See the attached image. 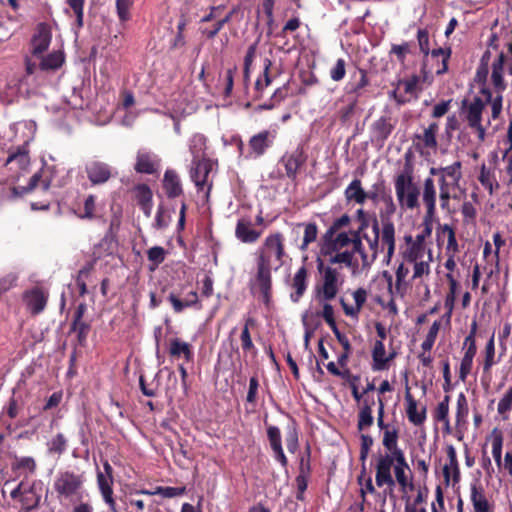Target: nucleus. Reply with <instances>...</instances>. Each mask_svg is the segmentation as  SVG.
Here are the masks:
<instances>
[{"mask_svg": "<svg viewBox=\"0 0 512 512\" xmlns=\"http://www.w3.org/2000/svg\"><path fill=\"white\" fill-rule=\"evenodd\" d=\"M252 324H253V319L248 318L246 320V323H245L244 328L240 335L242 349L245 351H250V350L254 349V344L252 342L250 332H249V326Z\"/></svg>", "mask_w": 512, "mask_h": 512, "instance_id": "nucleus-57", "label": "nucleus"}, {"mask_svg": "<svg viewBox=\"0 0 512 512\" xmlns=\"http://www.w3.org/2000/svg\"><path fill=\"white\" fill-rule=\"evenodd\" d=\"M381 241V226L377 219L373 221L372 224V234L370 240H368V250L365 249L362 244V252H360V261L363 267H369L377 258L380 247L379 243Z\"/></svg>", "mask_w": 512, "mask_h": 512, "instance_id": "nucleus-13", "label": "nucleus"}, {"mask_svg": "<svg viewBox=\"0 0 512 512\" xmlns=\"http://www.w3.org/2000/svg\"><path fill=\"white\" fill-rule=\"evenodd\" d=\"M350 223V217L347 214H343L339 218L335 219L330 227L326 230L323 238L330 236L339 235L342 231L341 228L348 226Z\"/></svg>", "mask_w": 512, "mask_h": 512, "instance_id": "nucleus-49", "label": "nucleus"}, {"mask_svg": "<svg viewBox=\"0 0 512 512\" xmlns=\"http://www.w3.org/2000/svg\"><path fill=\"white\" fill-rule=\"evenodd\" d=\"M368 85V78L365 70H358L352 75V79L347 83L345 90L348 95H352L355 100L361 96L362 90Z\"/></svg>", "mask_w": 512, "mask_h": 512, "instance_id": "nucleus-34", "label": "nucleus"}, {"mask_svg": "<svg viewBox=\"0 0 512 512\" xmlns=\"http://www.w3.org/2000/svg\"><path fill=\"white\" fill-rule=\"evenodd\" d=\"M495 364V344L494 337L492 336L485 346V359L483 363V370L485 372H489L492 366Z\"/></svg>", "mask_w": 512, "mask_h": 512, "instance_id": "nucleus-50", "label": "nucleus"}, {"mask_svg": "<svg viewBox=\"0 0 512 512\" xmlns=\"http://www.w3.org/2000/svg\"><path fill=\"white\" fill-rule=\"evenodd\" d=\"M160 158L153 152L141 149L137 153L135 170L138 173L153 174L159 170Z\"/></svg>", "mask_w": 512, "mask_h": 512, "instance_id": "nucleus-16", "label": "nucleus"}, {"mask_svg": "<svg viewBox=\"0 0 512 512\" xmlns=\"http://www.w3.org/2000/svg\"><path fill=\"white\" fill-rule=\"evenodd\" d=\"M382 431V445L385 448V451L390 452H404L398 444L399 441V430L394 425L391 424L388 427H385Z\"/></svg>", "mask_w": 512, "mask_h": 512, "instance_id": "nucleus-31", "label": "nucleus"}, {"mask_svg": "<svg viewBox=\"0 0 512 512\" xmlns=\"http://www.w3.org/2000/svg\"><path fill=\"white\" fill-rule=\"evenodd\" d=\"M24 301L33 314L42 312L46 306L47 297L40 289H32L24 294Z\"/></svg>", "mask_w": 512, "mask_h": 512, "instance_id": "nucleus-29", "label": "nucleus"}, {"mask_svg": "<svg viewBox=\"0 0 512 512\" xmlns=\"http://www.w3.org/2000/svg\"><path fill=\"white\" fill-rule=\"evenodd\" d=\"M439 328H440V324L437 321H435L431 325V327L426 335L425 340L421 344V348L423 349V351H430L432 349V347L435 343L437 334L439 332Z\"/></svg>", "mask_w": 512, "mask_h": 512, "instance_id": "nucleus-54", "label": "nucleus"}, {"mask_svg": "<svg viewBox=\"0 0 512 512\" xmlns=\"http://www.w3.org/2000/svg\"><path fill=\"white\" fill-rule=\"evenodd\" d=\"M435 419L438 422L449 419V396H445L444 399L438 403L435 412Z\"/></svg>", "mask_w": 512, "mask_h": 512, "instance_id": "nucleus-61", "label": "nucleus"}, {"mask_svg": "<svg viewBox=\"0 0 512 512\" xmlns=\"http://www.w3.org/2000/svg\"><path fill=\"white\" fill-rule=\"evenodd\" d=\"M409 274V268L404 265V263L399 264L395 272V284L393 285L392 276L388 275L387 272L384 273V276L388 281V290L392 297L399 295L401 297L404 296L407 283L406 278Z\"/></svg>", "mask_w": 512, "mask_h": 512, "instance_id": "nucleus-17", "label": "nucleus"}, {"mask_svg": "<svg viewBox=\"0 0 512 512\" xmlns=\"http://www.w3.org/2000/svg\"><path fill=\"white\" fill-rule=\"evenodd\" d=\"M463 177L462 163L455 161L448 166L431 167L421 188L414 181L413 169L406 164L394 181L397 201L402 209L414 210L419 207V197L425 206V218L432 219L436 214L437 190L439 188L440 207L448 210L450 200L457 199L460 181Z\"/></svg>", "mask_w": 512, "mask_h": 512, "instance_id": "nucleus-1", "label": "nucleus"}, {"mask_svg": "<svg viewBox=\"0 0 512 512\" xmlns=\"http://www.w3.org/2000/svg\"><path fill=\"white\" fill-rule=\"evenodd\" d=\"M66 3L73 10L76 16V23L78 28L83 26L84 20V0H66Z\"/></svg>", "mask_w": 512, "mask_h": 512, "instance_id": "nucleus-53", "label": "nucleus"}, {"mask_svg": "<svg viewBox=\"0 0 512 512\" xmlns=\"http://www.w3.org/2000/svg\"><path fill=\"white\" fill-rule=\"evenodd\" d=\"M14 468L23 470L27 474H33L36 470V462L32 457H20L16 459Z\"/></svg>", "mask_w": 512, "mask_h": 512, "instance_id": "nucleus-56", "label": "nucleus"}, {"mask_svg": "<svg viewBox=\"0 0 512 512\" xmlns=\"http://www.w3.org/2000/svg\"><path fill=\"white\" fill-rule=\"evenodd\" d=\"M344 195L348 202L353 201L362 205L366 201V191L362 188V184L359 179L351 181V183L346 187Z\"/></svg>", "mask_w": 512, "mask_h": 512, "instance_id": "nucleus-36", "label": "nucleus"}, {"mask_svg": "<svg viewBox=\"0 0 512 512\" xmlns=\"http://www.w3.org/2000/svg\"><path fill=\"white\" fill-rule=\"evenodd\" d=\"M47 445L50 453L61 455L67 448V439L62 433H58L48 442Z\"/></svg>", "mask_w": 512, "mask_h": 512, "instance_id": "nucleus-48", "label": "nucleus"}, {"mask_svg": "<svg viewBox=\"0 0 512 512\" xmlns=\"http://www.w3.org/2000/svg\"><path fill=\"white\" fill-rule=\"evenodd\" d=\"M405 402H406V415L413 425L420 426L426 420V407L422 406L418 409L417 401L412 397L409 389L407 388L405 393Z\"/></svg>", "mask_w": 512, "mask_h": 512, "instance_id": "nucleus-21", "label": "nucleus"}, {"mask_svg": "<svg viewBox=\"0 0 512 512\" xmlns=\"http://www.w3.org/2000/svg\"><path fill=\"white\" fill-rule=\"evenodd\" d=\"M285 256L284 237L279 232L269 234L255 251L256 274L253 288L259 289L266 304L270 300L271 272L284 264Z\"/></svg>", "mask_w": 512, "mask_h": 512, "instance_id": "nucleus-2", "label": "nucleus"}, {"mask_svg": "<svg viewBox=\"0 0 512 512\" xmlns=\"http://www.w3.org/2000/svg\"><path fill=\"white\" fill-rule=\"evenodd\" d=\"M51 42V32L49 28L44 25L40 24L37 27L36 34L34 35L32 39V51L34 55H40L44 51H46L50 45Z\"/></svg>", "mask_w": 512, "mask_h": 512, "instance_id": "nucleus-27", "label": "nucleus"}, {"mask_svg": "<svg viewBox=\"0 0 512 512\" xmlns=\"http://www.w3.org/2000/svg\"><path fill=\"white\" fill-rule=\"evenodd\" d=\"M319 270L322 273V282L315 288L317 296L321 300L330 301L338 294L343 284V279L340 272L331 266L323 267L320 264Z\"/></svg>", "mask_w": 512, "mask_h": 512, "instance_id": "nucleus-10", "label": "nucleus"}, {"mask_svg": "<svg viewBox=\"0 0 512 512\" xmlns=\"http://www.w3.org/2000/svg\"><path fill=\"white\" fill-rule=\"evenodd\" d=\"M394 126L395 122L390 116H381L379 119L374 121L371 126L374 139L384 142L392 133Z\"/></svg>", "mask_w": 512, "mask_h": 512, "instance_id": "nucleus-25", "label": "nucleus"}, {"mask_svg": "<svg viewBox=\"0 0 512 512\" xmlns=\"http://www.w3.org/2000/svg\"><path fill=\"white\" fill-rule=\"evenodd\" d=\"M373 424V416L371 407L365 405L361 408L358 416V428L359 430H363L367 427H370Z\"/></svg>", "mask_w": 512, "mask_h": 512, "instance_id": "nucleus-55", "label": "nucleus"}, {"mask_svg": "<svg viewBox=\"0 0 512 512\" xmlns=\"http://www.w3.org/2000/svg\"><path fill=\"white\" fill-rule=\"evenodd\" d=\"M346 74V63L345 60L339 58L335 65L330 69V77L333 81H341Z\"/></svg>", "mask_w": 512, "mask_h": 512, "instance_id": "nucleus-59", "label": "nucleus"}, {"mask_svg": "<svg viewBox=\"0 0 512 512\" xmlns=\"http://www.w3.org/2000/svg\"><path fill=\"white\" fill-rule=\"evenodd\" d=\"M96 478L97 486L104 502L109 506L111 512H118L116 509V502L113 497L114 477L103 475L100 473V470H97Z\"/></svg>", "mask_w": 512, "mask_h": 512, "instance_id": "nucleus-18", "label": "nucleus"}, {"mask_svg": "<svg viewBox=\"0 0 512 512\" xmlns=\"http://www.w3.org/2000/svg\"><path fill=\"white\" fill-rule=\"evenodd\" d=\"M163 188L169 198H176L183 193L178 174L173 170H167L163 177Z\"/></svg>", "mask_w": 512, "mask_h": 512, "instance_id": "nucleus-30", "label": "nucleus"}, {"mask_svg": "<svg viewBox=\"0 0 512 512\" xmlns=\"http://www.w3.org/2000/svg\"><path fill=\"white\" fill-rule=\"evenodd\" d=\"M293 288L295 292L291 294V299L297 302L304 294L307 288V269L301 266L293 277Z\"/></svg>", "mask_w": 512, "mask_h": 512, "instance_id": "nucleus-38", "label": "nucleus"}, {"mask_svg": "<svg viewBox=\"0 0 512 512\" xmlns=\"http://www.w3.org/2000/svg\"><path fill=\"white\" fill-rule=\"evenodd\" d=\"M149 261L153 262L155 267L162 263L165 259V250L160 246H154L147 252Z\"/></svg>", "mask_w": 512, "mask_h": 512, "instance_id": "nucleus-64", "label": "nucleus"}, {"mask_svg": "<svg viewBox=\"0 0 512 512\" xmlns=\"http://www.w3.org/2000/svg\"><path fill=\"white\" fill-rule=\"evenodd\" d=\"M367 291L364 288H358L353 291L352 296L354 305H348L343 298L340 299L344 313L354 319L358 318L359 312L367 300Z\"/></svg>", "mask_w": 512, "mask_h": 512, "instance_id": "nucleus-23", "label": "nucleus"}, {"mask_svg": "<svg viewBox=\"0 0 512 512\" xmlns=\"http://www.w3.org/2000/svg\"><path fill=\"white\" fill-rule=\"evenodd\" d=\"M85 172L93 186L106 183L112 176V168L107 163L97 160L86 163Z\"/></svg>", "mask_w": 512, "mask_h": 512, "instance_id": "nucleus-14", "label": "nucleus"}, {"mask_svg": "<svg viewBox=\"0 0 512 512\" xmlns=\"http://www.w3.org/2000/svg\"><path fill=\"white\" fill-rule=\"evenodd\" d=\"M4 164L6 166L11 165V169L16 165L20 171H25L30 164L27 142L24 145L17 147L15 150H12Z\"/></svg>", "mask_w": 512, "mask_h": 512, "instance_id": "nucleus-26", "label": "nucleus"}, {"mask_svg": "<svg viewBox=\"0 0 512 512\" xmlns=\"http://www.w3.org/2000/svg\"><path fill=\"white\" fill-rule=\"evenodd\" d=\"M447 458L448 462L443 467V475L447 483H449L450 477L457 482L460 477L459 465L457 460V453L452 445L447 447Z\"/></svg>", "mask_w": 512, "mask_h": 512, "instance_id": "nucleus-33", "label": "nucleus"}, {"mask_svg": "<svg viewBox=\"0 0 512 512\" xmlns=\"http://www.w3.org/2000/svg\"><path fill=\"white\" fill-rule=\"evenodd\" d=\"M375 483L393 489L396 483L403 491L413 489L412 475L404 452L385 451L375 457Z\"/></svg>", "mask_w": 512, "mask_h": 512, "instance_id": "nucleus-3", "label": "nucleus"}, {"mask_svg": "<svg viewBox=\"0 0 512 512\" xmlns=\"http://www.w3.org/2000/svg\"><path fill=\"white\" fill-rule=\"evenodd\" d=\"M379 218L381 223V244L382 248H386V258L389 262L395 252V225L392 216L396 213L397 206L391 193L381 195L379 202Z\"/></svg>", "mask_w": 512, "mask_h": 512, "instance_id": "nucleus-6", "label": "nucleus"}, {"mask_svg": "<svg viewBox=\"0 0 512 512\" xmlns=\"http://www.w3.org/2000/svg\"><path fill=\"white\" fill-rule=\"evenodd\" d=\"M168 300L174 312L181 313L185 308L192 307L198 303V294L195 290H186V287H183L180 292H171Z\"/></svg>", "mask_w": 512, "mask_h": 512, "instance_id": "nucleus-15", "label": "nucleus"}, {"mask_svg": "<svg viewBox=\"0 0 512 512\" xmlns=\"http://www.w3.org/2000/svg\"><path fill=\"white\" fill-rule=\"evenodd\" d=\"M485 104L489 103L486 102L485 99L483 100L479 97H475L469 104L464 107L463 111L468 126L477 133V138L481 142L485 140L489 128H491L492 132H494L498 130L500 125L499 117L496 120H493L491 116L487 121V125L482 123V113Z\"/></svg>", "mask_w": 512, "mask_h": 512, "instance_id": "nucleus-7", "label": "nucleus"}, {"mask_svg": "<svg viewBox=\"0 0 512 512\" xmlns=\"http://www.w3.org/2000/svg\"><path fill=\"white\" fill-rule=\"evenodd\" d=\"M267 437L274 453L275 459L281 464L282 467H286L288 460L284 454L282 448V438L280 429L277 426L270 425L267 427Z\"/></svg>", "mask_w": 512, "mask_h": 512, "instance_id": "nucleus-20", "label": "nucleus"}, {"mask_svg": "<svg viewBox=\"0 0 512 512\" xmlns=\"http://www.w3.org/2000/svg\"><path fill=\"white\" fill-rule=\"evenodd\" d=\"M446 279L448 281V284H449V291L446 295V298H445V308L451 312L454 308V305H455V301H456V298H457V294H458V290H459V282L457 281V279L454 277V275L452 273H447L446 274Z\"/></svg>", "mask_w": 512, "mask_h": 512, "instance_id": "nucleus-41", "label": "nucleus"}, {"mask_svg": "<svg viewBox=\"0 0 512 512\" xmlns=\"http://www.w3.org/2000/svg\"><path fill=\"white\" fill-rule=\"evenodd\" d=\"M169 353L172 357H181L189 362L193 359L192 346L178 338L172 339L170 342Z\"/></svg>", "mask_w": 512, "mask_h": 512, "instance_id": "nucleus-37", "label": "nucleus"}, {"mask_svg": "<svg viewBox=\"0 0 512 512\" xmlns=\"http://www.w3.org/2000/svg\"><path fill=\"white\" fill-rule=\"evenodd\" d=\"M304 161L305 157L301 148H297L290 154H285L281 159V162L285 167L286 175L291 179L296 178L298 169Z\"/></svg>", "mask_w": 512, "mask_h": 512, "instance_id": "nucleus-24", "label": "nucleus"}, {"mask_svg": "<svg viewBox=\"0 0 512 512\" xmlns=\"http://www.w3.org/2000/svg\"><path fill=\"white\" fill-rule=\"evenodd\" d=\"M189 149L193 160L202 159L206 149V138L202 134L193 135L189 142Z\"/></svg>", "mask_w": 512, "mask_h": 512, "instance_id": "nucleus-44", "label": "nucleus"}, {"mask_svg": "<svg viewBox=\"0 0 512 512\" xmlns=\"http://www.w3.org/2000/svg\"><path fill=\"white\" fill-rule=\"evenodd\" d=\"M470 500L474 512H492L493 505L489 503L483 487L477 483L470 486Z\"/></svg>", "mask_w": 512, "mask_h": 512, "instance_id": "nucleus-22", "label": "nucleus"}, {"mask_svg": "<svg viewBox=\"0 0 512 512\" xmlns=\"http://www.w3.org/2000/svg\"><path fill=\"white\" fill-rule=\"evenodd\" d=\"M134 195L138 204L147 203L152 201V192L147 185H138L134 189Z\"/></svg>", "mask_w": 512, "mask_h": 512, "instance_id": "nucleus-60", "label": "nucleus"}, {"mask_svg": "<svg viewBox=\"0 0 512 512\" xmlns=\"http://www.w3.org/2000/svg\"><path fill=\"white\" fill-rule=\"evenodd\" d=\"M42 485L41 481H33L31 484H26L21 481L10 493V497L13 500H17L21 509L19 512H30L36 510L41 501L42 497Z\"/></svg>", "mask_w": 512, "mask_h": 512, "instance_id": "nucleus-9", "label": "nucleus"}, {"mask_svg": "<svg viewBox=\"0 0 512 512\" xmlns=\"http://www.w3.org/2000/svg\"><path fill=\"white\" fill-rule=\"evenodd\" d=\"M76 214L81 219L91 220L96 216V197L88 195L83 202V205L78 207Z\"/></svg>", "mask_w": 512, "mask_h": 512, "instance_id": "nucleus-42", "label": "nucleus"}, {"mask_svg": "<svg viewBox=\"0 0 512 512\" xmlns=\"http://www.w3.org/2000/svg\"><path fill=\"white\" fill-rule=\"evenodd\" d=\"M277 136V131L262 130L249 139L247 158L256 159L265 154L272 147Z\"/></svg>", "mask_w": 512, "mask_h": 512, "instance_id": "nucleus-12", "label": "nucleus"}, {"mask_svg": "<svg viewBox=\"0 0 512 512\" xmlns=\"http://www.w3.org/2000/svg\"><path fill=\"white\" fill-rule=\"evenodd\" d=\"M261 235L262 231H257L252 228V222L249 218H240L237 221L235 236L240 242L246 244L255 243Z\"/></svg>", "mask_w": 512, "mask_h": 512, "instance_id": "nucleus-19", "label": "nucleus"}, {"mask_svg": "<svg viewBox=\"0 0 512 512\" xmlns=\"http://www.w3.org/2000/svg\"><path fill=\"white\" fill-rule=\"evenodd\" d=\"M433 258H428L424 260H419L417 262H409L413 265V274L412 280L423 279L424 277H428L431 272V262Z\"/></svg>", "mask_w": 512, "mask_h": 512, "instance_id": "nucleus-45", "label": "nucleus"}, {"mask_svg": "<svg viewBox=\"0 0 512 512\" xmlns=\"http://www.w3.org/2000/svg\"><path fill=\"white\" fill-rule=\"evenodd\" d=\"M85 476L71 470L59 471L53 480V489L57 499L76 503L81 501L86 492L84 488Z\"/></svg>", "mask_w": 512, "mask_h": 512, "instance_id": "nucleus-5", "label": "nucleus"}, {"mask_svg": "<svg viewBox=\"0 0 512 512\" xmlns=\"http://www.w3.org/2000/svg\"><path fill=\"white\" fill-rule=\"evenodd\" d=\"M406 247L403 251V259L406 262H417L432 258V251L427 245H416L415 243H405Z\"/></svg>", "mask_w": 512, "mask_h": 512, "instance_id": "nucleus-28", "label": "nucleus"}, {"mask_svg": "<svg viewBox=\"0 0 512 512\" xmlns=\"http://www.w3.org/2000/svg\"><path fill=\"white\" fill-rule=\"evenodd\" d=\"M439 232L444 237H447L446 254H457L459 246L454 229L450 225L444 224L440 227Z\"/></svg>", "mask_w": 512, "mask_h": 512, "instance_id": "nucleus-43", "label": "nucleus"}, {"mask_svg": "<svg viewBox=\"0 0 512 512\" xmlns=\"http://www.w3.org/2000/svg\"><path fill=\"white\" fill-rule=\"evenodd\" d=\"M72 330L77 332V337L80 343L84 342L87 338L90 330V325L85 323L83 320H73Z\"/></svg>", "mask_w": 512, "mask_h": 512, "instance_id": "nucleus-62", "label": "nucleus"}, {"mask_svg": "<svg viewBox=\"0 0 512 512\" xmlns=\"http://www.w3.org/2000/svg\"><path fill=\"white\" fill-rule=\"evenodd\" d=\"M171 218V212L164 206L160 205L156 212L153 227L157 230H164L169 226Z\"/></svg>", "mask_w": 512, "mask_h": 512, "instance_id": "nucleus-47", "label": "nucleus"}, {"mask_svg": "<svg viewBox=\"0 0 512 512\" xmlns=\"http://www.w3.org/2000/svg\"><path fill=\"white\" fill-rule=\"evenodd\" d=\"M512 409V387H510L498 402L497 411L506 419V414Z\"/></svg>", "mask_w": 512, "mask_h": 512, "instance_id": "nucleus-52", "label": "nucleus"}, {"mask_svg": "<svg viewBox=\"0 0 512 512\" xmlns=\"http://www.w3.org/2000/svg\"><path fill=\"white\" fill-rule=\"evenodd\" d=\"M505 56L501 53L492 64L491 81L496 88V93H493L488 88L481 89V94L485 97L486 102L489 103L491 108V117L496 120L502 112V91L505 90L506 85L503 80V67Z\"/></svg>", "mask_w": 512, "mask_h": 512, "instance_id": "nucleus-8", "label": "nucleus"}, {"mask_svg": "<svg viewBox=\"0 0 512 512\" xmlns=\"http://www.w3.org/2000/svg\"><path fill=\"white\" fill-rule=\"evenodd\" d=\"M133 2L134 0H116L117 14L122 22H125L130 18L129 11Z\"/></svg>", "mask_w": 512, "mask_h": 512, "instance_id": "nucleus-58", "label": "nucleus"}, {"mask_svg": "<svg viewBox=\"0 0 512 512\" xmlns=\"http://www.w3.org/2000/svg\"><path fill=\"white\" fill-rule=\"evenodd\" d=\"M469 414V406L464 393H460L457 397L455 424L456 428H463L467 424V417Z\"/></svg>", "mask_w": 512, "mask_h": 512, "instance_id": "nucleus-39", "label": "nucleus"}, {"mask_svg": "<svg viewBox=\"0 0 512 512\" xmlns=\"http://www.w3.org/2000/svg\"><path fill=\"white\" fill-rule=\"evenodd\" d=\"M394 356V353L387 356L383 342L381 340H377L372 350L373 370L381 371L386 369L388 362L393 359Z\"/></svg>", "mask_w": 512, "mask_h": 512, "instance_id": "nucleus-32", "label": "nucleus"}, {"mask_svg": "<svg viewBox=\"0 0 512 512\" xmlns=\"http://www.w3.org/2000/svg\"><path fill=\"white\" fill-rule=\"evenodd\" d=\"M285 441L288 451L295 453L298 449V431L294 422H292L287 428Z\"/></svg>", "mask_w": 512, "mask_h": 512, "instance_id": "nucleus-51", "label": "nucleus"}, {"mask_svg": "<svg viewBox=\"0 0 512 512\" xmlns=\"http://www.w3.org/2000/svg\"><path fill=\"white\" fill-rule=\"evenodd\" d=\"M317 238V226L314 223H309L305 226L303 243L301 249H305L308 244L314 242Z\"/></svg>", "mask_w": 512, "mask_h": 512, "instance_id": "nucleus-63", "label": "nucleus"}, {"mask_svg": "<svg viewBox=\"0 0 512 512\" xmlns=\"http://www.w3.org/2000/svg\"><path fill=\"white\" fill-rule=\"evenodd\" d=\"M320 252L330 264L344 265L352 271L358 269L361 261L362 244L350 231L323 238Z\"/></svg>", "mask_w": 512, "mask_h": 512, "instance_id": "nucleus-4", "label": "nucleus"}, {"mask_svg": "<svg viewBox=\"0 0 512 512\" xmlns=\"http://www.w3.org/2000/svg\"><path fill=\"white\" fill-rule=\"evenodd\" d=\"M439 130V126L436 122H432L426 127L422 134L417 135L416 138L419 140L420 145L429 150H435L437 143V133Z\"/></svg>", "mask_w": 512, "mask_h": 512, "instance_id": "nucleus-35", "label": "nucleus"}, {"mask_svg": "<svg viewBox=\"0 0 512 512\" xmlns=\"http://www.w3.org/2000/svg\"><path fill=\"white\" fill-rule=\"evenodd\" d=\"M213 162L209 159L202 158L192 160V166L190 169V178L194 182L198 191H206L208 195L212 182L210 180V175L213 172Z\"/></svg>", "mask_w": 512, "mask_h": 512, "instance_id": "nucleus-11", "label": "nucleus"}, {"mask_svg": "<svg viewBox=\"0 0 512 512\" xmlns=\"http://www.w3.org/2000/svg\"><path fill=\"white\" fill-rule=\"evenodd\" d=\"M478 180L481 185L489 191L490 195L494 193L495 189L499 188L494 171L487 168L484 164L481 166Z\"/></svg>", "mask_w": 512, "mask_h": 512, "instance_id": "nucleus-40", "label": "nucleus"}, {"mask_svg": "<svg viewBox=\"0 0 512 512\" xmlns=\"http://www.w3.org/2000/svg\"><path fill=\"white\" fill-rule=\"evenodd\" d=\"M63 62V53L60 51H55L41 60L40 67L42 70H56L63 64Z\"/></svg>", "mask_w": 512, "mask_h": 512, "instance_id": "nucleus-46", "label": "nucleus"}]
</instances>
